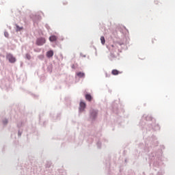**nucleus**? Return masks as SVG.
<instances>
[{
    "label": "nucleus",
    "instance_id": "f257e3e1",
    "mask_svg": "<svg viewBox=\"0 0 175 175\" xmlns=\"http://www.w3.org/2000/svg\"><path fill=\"white\" fill-rule=\"evenodd\" d=\"M46 43V39L44 38H39L36 40L37 46H43Z\"/></svg>",
    "mask_w": 175,
    "mask_h": 175
},
{
    "label": "nucleus",
    "instance_id": "f03ea898",
    "mask_svg": "<svg viewBox=\"0 0 175 175\" xmlns=\"http://www.w3.org/2000/svg\"><path fill=\"white\" fill-rule=\"evenodd\" d=\"M6 58L7 59H8L9 62H10L11 64H14V62H16V57H14L13 55L10 53H8L6 55Z\"/></svg>",
    "mask_w": 175,
    "mask_h": 175
},
{
    "label": "nucleus",
    "instance_id": "7ed1b4c3",
    "mask_svg": "<svg viewBox=\"0 0 175 175\" xmlns=\"http://www.w3.org/2000/svg\"><path fill=\"white\" fill-rule=\"evenodd\" d=\"M121 73H122V72L118 71V70H116V69H113L111 71V75H113V76H117L118 75H121Z\"/></svg>",
    "mask_w": 175,
    "mask_h": 175
},
{
    "label": "nucleus",
    "instance_id": "20e7f679",
    "mask_svg": "<svg viewBox=\"0 0 175 175\" xmlns=\"http://www.w3.org/2000/svg\"><path fill=\"white\" fill-rule=\"evenodd\" d=\"M85 109V103L81 102L80 108H79L80 111H83Z\"/></svg>",
    "mask_w": 175,
    "mask_h": 175
},
{
    "label": "nucleus",
    "instance_id": "39448f33",
    "mask_svg": "<svg viewBox=\"0 0 175 175\" xmlns=\"http://www.w3.org/2000/svg\"><path fill=\"white\" fill-rule=\"evenodd\" d=\"M53 55H54V52L53 51H49L46 52V57H48V58H51Z\"/></svg>",
    "mask_w": 175,
    "mask_h": 175
},
{
    "label": "nucleus",
    "instance_id": "423d86ee",
    "mask_svg": "<svg viewBox=\"0 0 175 175\" xmlns=\"http://www.w3.org/2000/svg\"><path fill=\"white\" fill-rule=\"evenodd\" d=\"M85 98L86 100H88L89 102H91L92 100V96L91 94H85Z\"/></svg>",
    "mask_w": 175,
    "mask_h": 175
},
{
    "label": "nucleus",
    "instance_id": "0eeeda50",
    "mask_svg": "<svg viewBox=\"0 0 175 175\" xmlns=\"http://www.w3.org/2000/svg\"><path fill=\"white\" fill-rule=\"evenodd\" d=\"M49 40L50 42H55V40H57V36H51V37H49Z\"/></svg>",
    "mask_w": 175,
    "mask_h": 175
},
{
    "label": "nucleus",
    "instance_id": "6e6552de",
    "mask_svg": "<svg viewBox=\"0 0 175 175\" xmlns=\"http://www.w3.org/2000/svg\"><path fill=\"white\" fill-rule=\"evenodd\" d=\"M77 76H78V77H84L85 75L84 74V72H79L77 73Z\"/></svg>",
    "mask_w": 175,
    "mask_h": 175
},
{
    "label": "nucleus",
    "instance_id": "1a4fd4ad",
    "mask_svg": "<svg viewBox=\"0 0 175 175\" xmlns=\"http://www.w3.org/2000/svg\"><path fill=\"white\" fill-rule=\"evenodd\" d=\"M100 42H101L102 44H105V43H106V40H105L104 36L100 37Z\"/></svg>",
    "mask_w": 175,
    "mask_h": 175
},
{
    "label": "nucleus",
    "instance_id": "9d476101",
    "mask_svg": "<svg viewBox=\"0 0 175 175\" xmlns=\"http://www.w3.org/2000/svg\"><path fill=\"white\" fill-rule=\"evenodd\" d=\"M26 58H27V59H31V55H29V53H27Z\"/></svg>",
    "mask_w": 175,
    "mask_h": 175
},
{
    "label": "nucleus",
    "instance_id": "9b49d317",
    "mask_svg": "<svg viewBox=\"0 0 175 175\" xmlns=\"http://www.w3.org/2000/svg\"><path fill=\"white\" fill-rule=\"evenodd\" d=\"M23 27H20L18 25H16V31H21Z\"/></svg>",
    "mask_w": 175,
    "mask_h": 175
},
{
    "label": "nucleus",
    "instance_id": "f8f14e48",
    "mask_svg": "<svg viewBox=\"0 0 175 175\" xmlns=\"http://www.w3.org/2000/svg\"><path fill=\"white\" fill-rule=\"evenodd\" d=\"M4 35H5V38H9V33H8V32H5L4 33Z\"/></svg>",
    "mask_w": 175,
    "mask_h": 175
},
{
    "label": "nucleus",
    "instance_id": "ddd939ff",
    "mask_svg": "<svg viewBox=\"0 0 175 175\" xmlns=\"http://www.w3.org/2000/svg\"><path fill=\"white\" fill-rule=\"evenodd\" d=\"M3 124H8V120H4L3 121Z\"/></svg>",
    "mask_w": 175,
    "mask_h": 175
}]
</instances>
